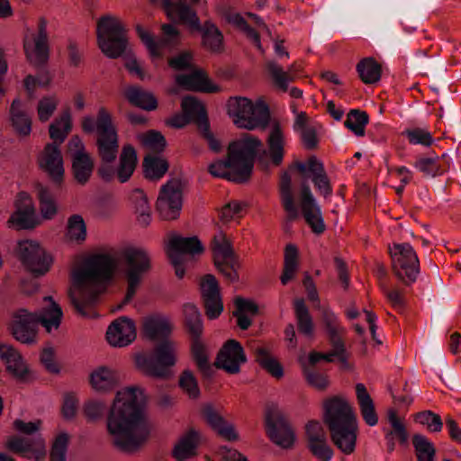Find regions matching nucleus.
Segmentation results:
<instances>
[{"label":"nucleus","instance_id":"f257e3e1","mask_svg":"<svg viewBox=\"0 0 461 461\" xmlns=\"http://www.w3.org/2000/svg\"><path fill=\"white\" fill-rule=\"evenodd\" d=\"M267 145V150L258 138L245 134L229 145L227 159L212 163L209 172L216 177L242 183L252 173L256 155L261 163L268 158L273 165L279 166L284 159L285 145V131L279 122H274L269 125Z\"/></svg>","mask_w":461,"mask_h":461},{"label":"nucleus","instance_id":"f03ea898","mask_svg":"<svg viewBox=\"0 0 461 461\" xmlns=\"http://www.w3.org/2000/svg\"><path fill=\"white\" fill-rule=\"evenodd\" d=\"M145 395L140 387L130 386L117 392L107 418V429L113 445L120 450H138L149 435L144 415Z\"/></svg>","mask_w":461,"mask_h":461},{"label":"nucleus","instance_id":"7ed1b4c3","mask_svg":"<svg viewBox=\"0 0 461 461\" xmlns=\"http://www.w3.org/2000/svg\"><path fill=\"white\" fill-rule=\"evenodd\" d=\"M116 260L109 254H94L75 267L71 276L69 297L72 304L82 315L85 309L97 302V298L111 279Z\"/></svg>","mask_w":461,"mask_h":461},{"label":"nucleus","instance_id":"20e7f679","mask_svg":"<svg viewBox=\"0 0 461 461\" xmlns=\"http://www.w3.org/2000/svg\"><path fill=\"white\" fill-rule=\"evenodd\" d=\"M81 127L86 133L96 132L97 151L104 162L98 174L104 181H111L115 171L108 164L116 158L119 148L117 131L111 113L104 106H100L95 118L90 115L82 118Z\"/></svg>","mask_w":461,"mask_h":461},{"label":"nucleus","instance_id":"39448f33","mask_svg":"<svg viewBox=\"0 0 461 461\" xmlns=\"http://www.w3.org/2000/svg\"><path fill=\"white\" fill-rule=\"evenodd\" d=\"M46 306L40 315L29 312L25 309L16 311L11 321V331L14 339L24 344L36 341L37 326L41 322L48 332L57 330L61 322L63 312L59 305L50 296L44 297Z\"/></svg>","mask_w":461,"mask_h":461},{"label":"nucleus","instance_id":"423d86ee","mask_svg":"<svg viewBox=\"0 0 461 461\" xmlns=\"http://www.w3.org/2000/svg\"><path fill=\"white\" fill-rule=\"evenodd\" d=\"M226 112L239 129L264 130L270 122L269 108L260 98L253 101L245 96H231L226 103Z\"/></svg>","mask_w":461,"mask_h":461},{"label":"nucleus","instance_id":"0eeeda50","mask_svg":"<svg viewBox=\"0 0 461 461\" xmlns=\"http://www.w3.org/2000/svg\"><path fill=\"white\" fill-rule=\"evenodd\" d=\"M177 355L178 344L172 339H164L155 347L153 356L136 355L135 364L147 375L167 378L171 375L170 367L177 363Z\"/></svg>","mask_w":461,"mask_h":461},{"label":"nucleus","instance_id":"6e6552de","mask_svg":"<svg viewBox=\"0 0 461 461\" xmlns=\"http://www.w3.org/2000/svg\"><path fill=\"white\" fill-rule=\"evenodd\" d=\"M96 33L98 46L107 58L117 59L126 51L128 45L126 29L118 17L106 15L100 18Z\"/></svg>","mask_w":461,"mask_h":461},{"label":"nucleus","instance_id":"1a4fd4ad","mask_svg":"<svg viewBox=\"0 0 461 461\" xmlns=\"http://www.w3.org/2000/svg\"><path fill=\"white\" fill-rule=\"evenodd\" d=\"M127 292L123 303L130 302L135 295L144 276L150 269V257L141 248H128L123 251Z\"/></svg>","mask_w":461,"mask_h":461},{"label":"nucleus","instance_id":"9d476101","mask_svg":"<svg viewBox=\"0 0 461 461\" xmlns=\"http://www.w3.org/2000/svg\"><path fill=\"white\" fill-rule=\"evenodd\" d=\"M394 275L405 285L414 283L420 273V261L409 243H395L389 247Z\"/></svg>","mask_w":461,"mask_h":461},{"label":"nucleus","instance_id":"9b49d317","mask_svg":"<svg viewBox=\"0 0 461 461\" xmlns=\"http://www.w3.org/2000/svg\"><path fill=\"white\" fill-rule=\"evenodd\" d=\"M203 247L196 237L172 236L167 245V254L178 278L185 276L184 265L189 255L201 254Z\"/></svg>","mask_w":461,"mask_h":461},{"label":"nucleus","instance_id":"f8f14e48","mask_svg":"<svg viewBox=\"0 0 461 461\" xmlns=\"http://www.w3.org/2000/svg\"><path fill=\"white\" fill-rule=\"evenodd\" d=\"M156 205L157 211L163 220H175L180 215L183 205L180 180L171 179L161 186Z\"/></svg>","mask_w":461,"mask_h":461},{"label":"nucleus","instance_id":"ddd939ff","mask_svg":"<svg viewBox=\"0 0 461 461\" xmlns=\"http://www.w3.org/2000/svg\"><path fill=\"white\" fill-rule=\"evenodd\" d=\"M23 49L26 59L32 65L41 67L47 63L50 57V45L45 20H40L37 32L25 35Z\"/></svg>","mask_w":461,"mask_h":461},{"label":"nucleus","instance_id":"4468645a","mask_svg":"<svg viewBox=\"0 0 461 461\" xmlns=\"http://www.w3.org/2000/svg\"><path fill=\"white\" fill-rule=\"evenodd\" d=\"M18 253L28 271L36 276L45 275L52 265V257L36 241L19 242Z\"/></svg>","mask_w":461,"mask_h":461},{"label":"nucleus","instance_id":"2eb2a0df","mask_svg":"<svg viewBox=\"0 0 461 461\" xmlns=\"http://www.w3.org/2000/svg\"><path fill=\"white\" fill-rule=\"evenodd\" d=\"M323 420L329 429L357 422V415L343 396H332L323 402Z\"/></svg>","mask_w":461,"mask_h":461},{"label":"nucleus","instance_id":"dca6fc26","mask_svg":"<svg viewBox=\"0 0 461 461\" xmlns=\"http://www.w3.org/2000/svg\"><path fill=\"white\" fill-rule=\"evenodd\" d=\"M68 152L72 159V169L76 180L81 185L86 184L92 175L94 160L78 136H73L69 140Z\"/></svg>","mask_w":461,"mask_h":461},{"label":"nucleus","instance_id":"f3484780","mask_svg":"<svg viewBox=\"0 0 461 461\" xmlns=\"http://www.w3.org/2000/svg\"><path fill=\"white\" fill-rule=\"evenodd\" d=\"M15 212L9 218L7 224L17 230L31 229L37 225V215L32 197L25 192L18 194L15 201Z\"/></svg>","mask_w":461,"mask_h":461},{"label":"nucleus","instance_id":"a211bd4d","mask_svg":"<svg viewBox=\"0 0 461 461\" xmlns=\"http://www.w3.org/2000/svg\"><path fill=\"white\" fill-rule=\"evenodd\" d=\"M5 447L29 459L39 460L46 455L45 440L40 435L32 438L11 436L6 439Z\"/></svg>","mask_w":461,"mask_h":461},{"label":"nucleus","instance_id":"6ab92c4d","mask_svg":"<svg viewBox=\"0 0 461 461\" xmlns=\"http://www.w3.org/2000/svg\"><path fill=\"white\" fill-rule=\"evenodd\" d=\"M136 326L128 317L114 320L107 328L105 338L107 343L113 348H124L131 345L136 339Z\"/></svg>","mask_w":461,"mask_h":461},{"label":"nucleus","instance_id":"aec40b11","mask_svg":"<svg viewBox=\"0 0 461 461\" xmlns=\"http://www.w3.org/2000/svg\"><path fill=\"white\" fill-rule=\"evenodd\" d=\"M247 361L241 345L234 340H228L218 353L215 365L229 374H238L240 366Z\"/></svg>","mask_w":461,"mask_h":461},{"label":"nucleus","instance_id":"412c9836","mask_svg":"<svg viewBox=\"0 0 461 461\" xmlns=\"http://www.w3.org/2000/svg\"><path fill=\"white\" fill-rule=\"evenodd\" d=\"M266 424L267 434L274 443L285 448L293 445L294 431L280 412H268L266 417Z\"/></svg>","mask_w":461,"mask_h":461},{"label":"nucleus","instance_id":"4be33fe9","mask_svg":"<svg viewBox=\"0 0 461 461\" xmlns=\"http://www.w3.org/2000/svg\"><path fill=\"white\" fill-rule=\"evenodd\" d=\"M300 205L303 216L312 232L321 234L325 230L322 213L307 185L302 187Z\"/></svg>","mask_w":461,"mask_h":461},{"label":"nucleus","instance_id":"5701e85b","mask_svg":"<svg viewBox=\"0 0 461 461\" xmlns=\"http://www.w3.org/2000/svg\"><path fill=\"white\" fill-rule=\"evenodd\" d=\"M200 285L207 317L211 320L218 318L223 311V303L216 278L206 275Z\"/></svg>","mask_w":461,"mask_h":461},{"label":"nucleus","instance_id":"b1692460","mask_svg":"<svg viewBox=\"0 0 461 461\" xmlns=\"http://www.w3.org/2000/svg\"><path fill=\"white\" fill-rule=\"evenodd\" d=\"M38 163L56 183H60L64 176L63 158L59 145L47 144L39 156Z\"/></svg>","mask_w":461,"mask_h":461},{"label":"nucleus","instance_id":"393cba45","mask_svg":"<svg viewBox=\"0 0 461 461\" xmlns=\"http://www.w3.org/2000/svg\"><path fill=\"white\" fill-rule=\"evenodd\" d=\"M297 169L303 175L312 178L315 187L324 196L332 194L330 180L325 173L323 164L315 157L310 158L306 162H297Z\"/></svg>","mask_w":461,"mask_h":461},{"label":"nucleus","instance_id":"a878e982","mask_svg":"<svg viewBox=\"0 0 461 461\" xmlns=\"http://www.w3.org/2000/svg\"><path fill=\"white\" fill-rule=\"evenodd\" d=\"M144 337L150 340L167 339L173 330V324L168 317L160 313L146 315L141 320Z\"/></svg>","mask_w":461,"mask_h":461},{"label":"nucleus","instance_id":"bb28decb","mask_svg":"<svg viewBox=\"0 0 461 461\" xmlns=\"http://www.w3.org/2000/svg\"><path fill=\"white\" fill-rule=\"evenodd\" d=\"M203 440L200 430L190 428L183 433L173 448V456L177 461H186L197 455V449Z\"/></svg>","mask_w":461,"mask_h":461},{"label":"nucleus","instance_id":"cd10ccee","mask_svg":"<svg viewBox=\"0 0 461 461\" xmlns=\"http://www.w3.org/2000/svg\"><path fill=\"white\" fill-rule=\"evenodd\" d=\"M187 73L179 74L176 77V82L178 86L187 90H195L206 93H214L219 91L220 87L214 85L207 76L199 69L193 67L187 69Z\"/></svg>","mask_w":461,"mask_h":461},{"label":"nucleus","instance_id":"c85d7f7f","mask_svg":"<svg viewBox=\"0 0 461 461\" xmlns=\"http://www.w3.org/2000/svg\"><path fill=\"white\" fill-rule=\"evenodd\" d=\"M0 358L5 362L6 369L15 378L24 381L29 377L30 370L21 354L9 344H0Z\"/></svg>","mask_w":461,"mask_h":461},{"label":"nucleus","instance_id":"c756f323","mask_svg":"<svg viewBox=\"0 0 461 461\" xmlns=\"http://www.w3.org/2000/svg\"><path fill=\"white\" fill-rule=\"evenodd\" d=\"M137 33L141 41L145 44L152 57L158 58L161 56V48L166 42H174L178 39L179 32L176 26L172 24H164L162 31L165 36L164 41H156L152 35L141 25H137Z\"/></svg>","mask_w":461,"mask_h":461},{"label":"nucleus","instance_id":"7c9ffc66","mask_svg":"<svg viewBox=\"0 0 461 461\" xmlns=\"http://www.w3.org/2000/svg\"><path fill=\"white\" fill-rule=\"evenodd\" d=\"M357 431V421L330 429L334 445L345 455H350L355 451Z\"/></svg>","mask_w":461,"mask_h":461},{"label":"nucleus","instance_id":"2f4dec72","mask_svg":"<svg viewBox=\"0 0 461 461\" xmlns=\"http://www.w3.org/2000/svg\"><path fill=\"white\" fill-rule=\"evenodd\" d=\"M203 416L206 422L218 436L228 441H236L239 439V434L234 425L226 420L212 407H206L203 411Z\"/></svg>","mask_w":461,"mask_h":461},{"label":"nucleus","instance_id":"473e14b6","mask_svg":"<svg viewBox=\"0 0 461 461\" xmlns=\"http://www.w3.org/2000/svg\"><path fill=\"white\" fill-rule=\"evenodd\" d=\"M166 14L173 22L185 24L192 30L198 31L201 29L200 20L196 13L185 1L171 3Z\"/></svg>","mask_w":461,"mask_h":461},{"label":"nucleus","instance_id":"72a5a7b5","mask_svg":"<svg viewBox=\"0 0 461 461\" xmlns=\"http://www.w3.org/2000/svg\"><path fill=\"white\" fill-rule=\"evenodd\" d=\"M119 383V375L112 367L101 366L95 368L90 375L92 388L100 393L112 391Z\"/></svg>","mask_w":461,"mask_h":461},{"label":"nucleus","instance_id":"f704fd0d","mask_svg":"<svg viewBox=\"0 0 461 461\" xmlns=\"http://www.w3.org/2000/svg\"><path fill=\"white\" fill-rule=\"evenodd\" d=\"M356 395L363 420L368 426H375L378 423V416L365 384L361 383L356 384Z\"/></svg>","mask_w":461,"mask_h":461},{"label":"nucleus","instance_id":"c9c22d12","mask_svg":"<svg viewBox=\"0 0 461 461\" xmlns=\"http://www.w3.org/2000/svg\"><path fill=\"white\" fill-rule=\"evenodd\" d=\"M319 309L321 311V321L328 332L331 345L341 349V343H343L341 335L345 332L344 327L339 324L336 314L329 307L319 306Z\"/></svg>","mask_w":461,"mask_h":461},{"label":"nucleus","instance_id":"e433bc0d","mask_svg":"<svg viewBox=\"0 0 461 461\" xmlns=\"http://www.w3.org/2000/svg\"><path fill=\"white\" fill-rule=\"evenodd\" d=\"M137 161V154L134 148L131 145L124 146L120 155L117 168V176L121 183H125L130 179L136 168Z\"/></svg>","mask_w":461,"mask_h":461},{"label":"nucleus","instance_id":"4c0bfd02","mask_svg":"<svg viewBox=\"0 0 461 461\" xmlns=\"http://www.w3.org/2000/svg\"><path fill=\"white\" fill-rule=\"evenodd\" d=\"M280 196L282 205L287 213V219L294 221L298 217V209L294 203L292 191V179L287 172L281 176L280 179Z\"/></svg>","mask_w":461,"mask_h":461},{"label":"nucleus","instance_id":"58836bf2","mask_svg":"<svg viewBox=\"0 0 461 461\" xmlns=\"http://www.w3.org/2000/svg\"><path fill=\"white\" fill-rule=\"evenodd\" d=\"M387 418L393 429L385 433V438L389 451H393L394 449L393 438L397 437L400 442L404 444L408 440V432L403 419L397 415L396 411L389 410Z\"/></svg>","mask_w":461,"mask_h":461},{"label":"nucleus","instance_id":"ea45409f","mask_svg":"<svg viewBox=\"0 0 461 461\" xmlns=\"http://www.w3.org/2000/svg\"><path fill=\"white\" fill-rule=\"evenodd\" d=\"M294 306L299 332L312 339L314 335V324L303 299H295Z\"/></svg>","mask_w":461,"mask_h":461},{"label":"nucleus","instance_id":"a19ab883","mask_svg":"<svg viewBox=\"0 0 461 461\" xmlns=\"http://www.w3.org/2000/svg\"><path fill=\"white\" fill-rule=\"evenodd\" d=\"M11 122L15 131L21 136H28L32 131V120L30 116L22 110V103L15 99L10 108Z\"/></svg>","mask_w":461,"mask_h":461},{"label":"nucleus","instance_id":"79ce46f5","mask_svg":"<svg viewBox=\"0 0 461 461\" xmlns=\"http://www.w3.org/2000/svg\"><path fill=\"white\" fill-rule=\"evenodd\" d=\"M124 95L129 102L144 110H154L157 108L158 102L155 96L147 91L137 86H129L124 90Z\"/></svg>","mask_w":461,"mask_h":461},{"label":"nucleus","instance_id":"37998d69","mask_svg":"<svg viewBox=\"0 0 461 461\" xmlns=\"http://www.w3.org/2000/svg\"><path fill=\"white\" fill-rule=\"evenodd\" d=\"M72 129V118L69 112L63 113L50 125L49 132L53 144H61Z\"/></svg>","mask_w":461,"mask_h":461},{"label":"nucleus","instance_id":"c03bdc74","mask_svg":"<svg viewBox=\"0 0 461 461\" xmlns=\"http://www.w3.org/2000/svg\"><path fill=\"white\" fill-rule=\"evenodd\" d=\"M299 267V252L294 244L286 245L284 255V270L281 276V283L286 285L294 278Z\"/></svg>","mask_w":461,"mask_h":461},{"label":"nucleus","instance_id":"a18cd8bd","mask_svg":"<svg viewBox=\"0 0 461 461\" xmlns=\"http://www.w3.org/2000/svg\"><path fill=\"white\" fill-rule=\"evenodd\" d=\"M357 71L365 84H375L381 77V67L373 58H365L357 65Z\"/></svg>","mask_w":461,"mask_h":461},{"label":"nucleus","instance_id":"49530a36","mask_svg":"<svg viewBox=\"0 0 461 461\" xmlns=\"http://www.w3.org/2000/svg\"><path fill=\"white\" fill-rule=\"evenodd\" d=\"M212 251L215 265H220L221 262H226V260L230 261L237 258L233 254L230 241L222 232H219L214 236Z\"/></svg>","mask_w":461,"mask_h":461},{"label":"nucleus","instance_id":"de8ad7c7","mask_svg":"<svg viewBox=\"0 0 461 461\" xmlns=\"http://www.w3.org/2000/svg\"><path fill=\"white\" fill-rule=\"evenodd\" d=\"M131 199L139 224L147 227L151 221V210L146 194L141 190H135Z\"/></svg>","mask_w":461,"mask_h":461},{"label":"nucleus","instance_id":"09e8293b","mask_svg":"<svg viewBox=\"0 0 461 461\" xmlns=\"http://www.w3.org/2000/svg\"><path fill=\"white\" fill-rule=\"evenodd\" d=\"M181 107L183 113L191 120L197 123L198 129L200 122L207 120L206 112L203 104L193 96H185L182 99Z\"/></svg>","mask_w":461,"mask_h":461},{"label":"nucleus","instance_id":"8fccbe9b","mask_svg":"<svg viewBox=\"0 0 461 461\" xmlns=\"http://www.w3.org/2000/svg\"><path fill=\"white\" fill-rule=\"evenodd\" d=\"M184 316L185 327L192 337L202 336L203 334V322L201 313L195 305L186 303L184 305Z\"/></svg>","mask_w":461,"mask_h":461},{"label":"nucleus","instance_id":"3c124183","mask_svg":"<svg viewBox=\"0 0 461 461\" xmlns=\"http://www.w3.org/2000/svg\"><path fill=\"white\" fill-rule=\"evenodd\" d=\"M255 354L257 362L271 375L276 378H281L284 375L282 366L276 359L270 356L267 348L258 347L255 348Z\"/></svg>","mask_w":461,"mask_h":461},{"label":"nucleus","instance_id":"603ef678","mask_svg":"<svg viewBox=\"0 0 461 461\" xmlns=\"http://www.w3.org/2000/svg\"><path fill=\"white\" fill-rule=\"evenodd\" d=\"M145 176L152 180L160 179L167 171V162L158 157L147 155L143 161Z\"/></svg>","mask_w":461,"mask_h":461},{"label":"nucleus","instance_id":"864d4df0","mask_svg":"<svg viewBox=\"0 0 461 461\" xmlns=\"http://www.w3.org/2000/svg\"><path fill=\"white\" fill-rule=\"evenodd\" d=\"M202 31L203 43L212 51H219L222 46V34L211 22H205Z\"/></svg>","mask_w":461,"mask_h":461},{"label":"nucleus","instance_id":"5fc2aeb1","mask_svg":"<svg viewBox=\"0 0 461 461\" xmlns=\"http://www.w3.org/2000/svg\"><path fill=\"white\" fill-rule=\"evenodd\" d=\"M59 104V98L57 95H46L41 96L37 103V116L40 122H48L55 113Z\"/></svg>","mask_w":461,"mask_h":461},{"label":"nucleus","instance_id":"6e6d98bb","mask_svg":"<svg viewBox=\"0 0 461 461\" xmlns=\"http://www.w3.org/2000/svg\"><path fill=\"white\" fill-rule=\"evenodd\" d=\"M67 238L76 243H81L86 240V225L81 215L73 214L68 219Z\"/></svg>","mask_w":461,"mask_h":461},{"label":"nucleus","instance_id":"4d7b16f0","mask_svg":"<svg viewBox=\"0 0 461 461\" xmlns=\"http://www.w3.org/2000/svg\"><path fill=\"white\" fill-rule=\"evenodd\" d=\"M267 71L276 87L285 92L289 82L294 81V76L286 72L283 68L274 60H268L266 63Z\"/></svg>","mask_w":461,"mask_h":461},{"label":"nucleus","instance_id":"13d9d810","mask_svg":"<svg viewBox=\"0 0 461 461\" xmlns=\"http://www.w3.org/2000/svg\"><path fill=\"white\" fill-rule=\"evenodd\" d=\"M36 188L41 216L47 220L52 219L56 215L58 208L51 194L41 185H38Z\"/></svg>","mask_w":461,"mask_h":461},{"label":"nucleus","instance_id":"bf43d9fd","mask_svg":"<svg viewBox=\"0 0 461 461\" xmlns=\"http://www.w3.org/2000/svg\"><path fill=\"white\" fill-rule=\"evenodd\" d=\"M367 123V113L359 110H351L344 122L345 126L357 136L365 135V128Z\"/></svg>","mask_w":461,"mask_h":461},{"label":"nucleus","instance_id":"052dcab7","mask_svg":"<svg viewBox=\"0 0 461 461\" xmlns=\"http://www.w3.org/2000/svg\"><path fill=\"white\" fill-rule=\"evenodd\" d=\"M191 352L198 368L202 371L207 370L209 368V354L201 336L191 338Z\"/></svg>","mask_w":461,"mask_h":461},{"label":"nucleus","instance_id":"680f3d73","mask_svg":"<svg viewBox=\"0 0 461 461\" xmlns=\"http://www.w3.org/2000/svg\"><path fill=\"white\" fill-rule=\"evenodd\" d=\"M227 21L232 25L236 26L240 31L246 32L247 36L255 44L257 49L260 50L262 53H264L265 50L262 48L259 34L248 24L244 17H242L240 14L236 13L229 14L227 15Z\"/></svg>","mask_w":461,"mask_h":461},{"label":"nucleus","instance_id":"e2e57ef3","mask_svg":"<svg viewBox=\"0 0 461 461\" xmlns=\"http://www.w3.org/2000/svg\"><path fill=\"white\" fill-rule=\"evenodd\" d=\"M178 385L180 389L190 399L195 400L200 396V388L194 373L189 369L184 370L178 378Z\"/></svg>","mask_w":461,"mask_h":461},{"label":"nucleus","instance_id":"0e129e2a","mask_svg":"<svg viewBox=\"0 0 461 461\" xmlns=\"http://www.w3.org/2000/svg\"><path fill=\"white\" fill-rule=\"evenodd\" d=\"M138 139L143 148L153 152L163 151L167 144L164 136L156 131H149L146 133H141L138 135Z\"/></svg>","mask_w":461,"mask_h":461},{"label":"nucleus","instance_id":"69168bd1","mask_svg":"<svg viewBox=\"0 0 461 461\" xmlns=\"http://www.w3.org/2000/svg\"><path fill=\"white\" fill-rule=\"evenodd\" d=\"M412 443L418 461H434L435 448L430 441L422 435H414Z\"/></svg>","mask_w":461,"mask_h":461},{"label":"nucleus","instance_id":"338daca9","mask_svg":"<svg viewBox=\"0 0 461 461\" xmlns=\"http://www.w3.org/2000/svg\"><path fill=\"white\" fill-rule=\"evenodd\" d=\"M69 437L67 433H59L52 445L50 461H66V453Z\"/></svg>","mask_w":461,"mask_h":461},{"label":"nucleus","instance_id":"774afa93","mask_svg":"<svg viewBox=\"0 0 461 461\" xmlns=\"http://www.w3.org/2000/svg\"><path fill=\"white\" fill-rule=\"evenodd\" d=\"M415 420L417 422L427 426V428L432 432L440 431L443 426L441 418L430 411L418 413Z\"/></svg>","mask_w":461,"mask_h":461}]
</instances>
